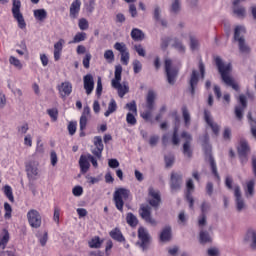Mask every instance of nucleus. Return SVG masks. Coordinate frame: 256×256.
Segmentation results:
<instances>
[{"label": "nucleus", "instance_id": "obj_1", "mask_svg": "<svg viewBox=\"0 0 256 256\" xmlns=\"http://www.w3.org/2000/svg\"><path fill=\"white\" fill-rule=\"evenodd\" d=\"M215 63L216 67L221 75L222 81L228 85L229 87H232L234 91H240V85L232 79L230 73L232 71V65L231 63H228L225 65L223 59L221 57H215Z\"/></svg>", "mask_w": 256, "mask_h": 256}, {"label": "nucleus", "instance_id": "obj_2", "mask_svg": "<svg viewBox=\"0 0 256 256\" xmlns=\"http://www.w3.org/2000/svg\"><path fill=\"white\" fill-rule=\"evenodd\" d=\"M131 191L126 188H118L114 192V203L115 207L120 213H123V207H125V201L129 199Z\"/></svg>", "mask_w": 256, "mask_h": 256}, {"label": "nucleus", "instance_id": "obj_3", "mask_svg": "<svg viewBox=\"0 0 256 256\" xmlns=\"http://www.w3.org/2000/svg\"><path fill=\"white\" fill-rule=\"evenodd\" d=\"M155 99H157V94H155V91L149 90L146 96V111L141 113L142 119L145 121H150V123H155L151 119V111L155 108Z\"/></svg>", "mask_w": 256, "mask_h": 256}, {"label": "nucleus", "instance_id": "obj_4", "mask_svg": "<svg viewBox=\"0 0 256 256\" xmlns=\"http://www.w3.org/2000/svg\"><path fill=\"white\" fill-rule=\"evenodd\" d=\"M12 16L17 21L19 29H26L27 23L25 22V17L21 13V0H12Z\"/></svg>", "mask_w": 256, "mask_h": 256}, {"label": "nucleus", "instance_id": "obj_5", "mask_svg": "<svg viewBox=\"0 0 256 256\" xmlns=\"http://www.w3.org/2000/svg\"><path fill=\"white\" fill-rule=\"evenodd\" d=\"M165 73L169 85H175L177 77L179 75V69L177 67H174L173 61L171 59L165 60Z\"/></svg>", "mask_w": 256, "mask_h": 256}, {"label": "nucleus", "instance_id": "obj_6", "mask_svg": "<svg viewBox=\"0 0 256 256\" xmlns=\"http://www.w3.org/2000/svg\"><path fill=\"white\" fill-rule=\"evenodd\" d=\"M245 33H246L245 27L238 25L237 27H235L234 40L238 41L239 51L241 53H250L251 49L249 45H246L245 38L241 36L242 34H245Z\"/></svg>", "mask_w": 256, "mask_h": 256}, {"label": "nucleus", "instance_id": "obj_7", "mask_svg": "<svg viewBox=\"0 0 256 256\" xmlns=\"http://www.w3.org/2000/svg\"><path fill=\"white\" fill-rule=\"evenodd\" d=\"M27 219L30 227H33V229H39L41 227L42 218L39 211L35 209H31L27 212Z\"/></svg>", "mask_w": 256, "mask_h": 256}, {"label": "nucleus", "instance_id": "obj_8", "mask_svg": "<svg viewBox=\"0 0 256 256\" xmlns=\"http://www.w3.org/2000/svg\"><path fill=\"white\" fill-rule=\"evenodd\" d=\"M114 49H116V51H119L121 58L120 61L122 63V65H129V50H127V45H125V43L123 42H116L114 44Z\"/></svg>", "mask_w": 256, "mask_h": 256}, {"label": "nucleus", "instance_id": "obj_9", "mask_svg": "<svg viewBox=\"0 0 256 256\" xmlns=\"http://www.w3.org/2000/svg\"><path fill=\"white\" fill-rule=\"evenodd\" d=\"M91 117V108L89 106L84 107L83 112L80 117V137H85V129H87V123Z\"/></svg>", "mask_w": 256, "mask_h": 256}, {"label": "nucleus", "instance_id": "obj_10", "mask_svg": "<svg viewBox=\"0 0 256 256\" xmlns=\"http://www.w3.org/2000/svg\"><path fill=\"white\" fill-rule=\"evenodd\" d=\"M182 139H185V142L183 143V154L187 157H192L193 151L191 148V141H192V135L188 133L187 131H182L181 133Z\"/></svg>", "mask_w": 256, "mask_h": 256}, {"label": "nucleus", "instance_id": "obj_11", "mask_svg": "<svg viewBox=\"0 0 256 256\" xmlns=\"http://www.w3.org/2000/svg\"><path fill=\"white\" fill-rule=\"evenodd\" d=\"M182 183H183L182 173H177L173 171L170 177V187L172 191H178L179 189H181Z\"/></svg>", "mask_w": 256, "mask_h": 256}, {"label": "nucleus", "instance_id": "obj_12", "mask_svg": "<svg viewBox=\"0 0 256 256\" xmlns=\"http://www.w3.org/2000/svg\"><path fill=\"white\" fill-rule=\"evenodd\" d=\"M148 197V203L151 207H159V203H161V195H159V191L155 190L154 187H149Z\"/></svg>", "mask_w": 256, "mask_h": 256}, {"label": "nucleus", "instance_id": "obj_13", "mask_svg": "<svg viewBox=\"0 0 256 256\" xmlns=\"http://www.w3.org/2000/svg\"><path fill=\"white\" fill-rule=\"evenodd\" d=\"M194 189H195V185H194L193 179H188V180L186 181L185 197H186V200L188 201L189 207H190L191 209H193V206H194V197H193V195H192Z\"/></svg>", "mask_w": 256, "mask_h": 256}, {"label": "nucleus", "instance_id": "obj_14", "mask_svg": "<svg viewBox=\"0 0 256 256\" xmlns=\"http://www.w3.org/2000/svg\"><path fill=\"white\" fill-rule=\"evenodd\" d=\"M239 103H240V105H237L235 107V115L239 121H242L243 112L245 111V109L247 107V97H245V95H239Z\"/></svg>", "mask_w": 256, "mask_h": 256}, {"label": "nucleus", "instance_id": "obj_15", "mask_svg": "<svg viewBox=\"0 0 256 256\" xmlns=\"http://www.w3.org/2000/svg\"><path fill=\"white\" fill-rule=\"evenodd\" d=\"M140 217L150 225H157V221L151 217V207L142 206L139 210Z\"/></svg>", "mask_w": 256, "mask_h": 256}, {"label": "nucleus", "instance_id": "obj_16", "mask_svg": "<svg viewBox=\"0 0 256 256\" xmlns=\"http://www.w3.org/2000/svg\"><path fill=\"white\" fill-rule=\"evenodd\" d=\"M57 89L62 99H65V97H69V95L73 93V84H71L69 81L62 82L57 86Z\"/></svg>", "mask_w": 256, "mask_h": 256}, {"label": "nucleus", "instance_id": "obj_17", "mask_svg": "<svg viewBox=\"0 0 256 256\" xmlns=\"http://www.w3.org/2000/svg\"><path fill=\"white\" fill-rule=\"evenodd\" d=\"M204 119L207 125H209V127L212 129L214 135H219L220 125H218V123H214L213 119L211 118V113L208 109L204 110Z\"/></svg>", "mask_w": 256, "mask_h": 256}, {"label": "nucleus", "instance_id": "obj_18", "mask_svg": "<svg viewBox=\"0 0 256 256\" xmlns=\"http://www.w3.org/2000/svg\"><path fill=\"white\" fill-rule=\"evenodd\" d=\"M94 145L96 148L92 151V153L97 157V159H101L103 155V149H105V146L103 145V138H101V136H95Z\"/></svg>", "mask_w": 256, "mask_h": 256}, {"label": "nucleus", "instance_id": "obj_19", "mask_svg": "<svg viewBox=\"0 0 256 256\" xmlns=\"http://www.w3.org/2000/svg\"><path fill=\"white\" fill-rule=\"evenodd\" d=\"M211 147L210 145H208L207 149H206V153H208V160H209V163H210V168H211V171L214 175V177H216V179H218V181H220L221 177L218 173V167H217V163L213 157V155L211 154Z\"/></svg>", "mask_w": 256, "mask_h": 256}, {"label": "nucleus", "instance_id": "obj_20", "mask_svg": "<svg viewBox=\"0 0 256 256\" xmlns=\"http://www.w3.org/2000/svg\"><path fill=\"white\" fill-rule=\"evenodd\" d=\"M138 238L141 241L140 247L142 250L147 251L149 249V234L145 229L139 228L138 230Z\"/></svg>", "mask_w": 256, "mask_h": 256}, {"label": "nucleus", "instance_id": "obj_21", "mask_svg": "<svg viewBox=\"0 0 256 256\" xmlns=\"http://www.w3.org/2000/svg\"><path fill=\"white\" fill-rule=\"evenodd\" d=\"M234 195H235L237 210L242 211V209L245 207V201L242 198V191H241L240 185L234 186Z\"/></svg>", "mask_w": 256, "mask_h": 256}, {"label": "nucleus", "instance_id": "obj_22", "mask_svg": "<svg viewBox=\"0 0 256 256\" xmlns=\"http://www.w3.org/2000/svg\"><path fill=\"white\" fill-rule=\"evenodd\" d=\"M81 12V0H74L70 5L69 17L70 19H78Z\"/></svg>", "mask_w": 256, "mask_h": 256}, {"label": "nucleus", "instance_id": "obj_23", "mask_svg": "<svg viewBox=\"0 0 256 256\" xmlns=\"http://www.w3.org/2000/svg\"><path fill=\"white\" fill-rule=\"evenodd\" d=\"M198 83H199V73H198V71H196V69H193L191 76H190V81H189L190 94L192 97L195 96L196 87H197Z\"/></svg>", "mask_w": 256, "mask_h": 256}, {"label": "nucleus", "instance_id": "obj_24", "mask_svg": "<svg viewBox=\"0 0 256 256\" xmlns=\"http://www.w3.org/2000/svg\"><path fill=\"white\" fill-rule=\"evenodd\" d=\"M84 81V89L88 95L93 93V89H95V80H93V75L87 74L83 78Z\"/></svg>", "mask_w": 256, "mask_h": 256}, {"label": "nucleus", "instance_id": "obj_25", "mask_svg": "<svg viewBox=\"0 0 256 256\" xmlns=\"http://www.w3.org/2000/svg\"><path fill=\"white\" fill-rule=\"evenodd\" d=\"M172 42V46L175 49H178V51H185V47L184 45H182L181 41H179L178 39H163L162 40V49H167L168 45Z\"/></svg>", "mask_w": 256, "mask_h": 256}, {"label": "nucleus", "instance_id": "obj_26", "mask_svg": "<svg viewBox=\"0 0 256 256\" xmlns=\"http://www.w3.org/2000/svg\"><path fill=\"white\" fill-rule=\"evenodd\" d=\"M109 235L114 241H117L118 243H125V236H123L121 229L114 228L109 232Z\"/></svg>", "mask_w": 256, "mask_h": 256}, {"label": "nucleus", "instance_id": "obj_27", "mask_svg": "<svg viewBox=\"0 0 256 256\" xmlns=\"http://www.w3.org/2000/svg\"><path fill=\"white\" fill-rule=\"evenodd\" d=\"M113 89H116L118 91V96L123 99V97H125V95H127V93H129V86L121 85V82H116L111 84Z\"/></svg>", "mask_w": 256, "mask_h": 256}, {"label": "nucleus", "instance_id": "obj_28", "mask_svg": "<svg viewBox=\"0 0 256 256\" xmlns=\"http://www.w3.org/2000/svg\"><path fill=\"white\" fill-rule=\"evenodd\" d=\"M80 171L83 175L89 171L91 164L89 163L88 156L82 155L79 159Z\"/></svg>", "mask_w": 256, "mask_h": 256}, {"label": "nucleus", "instance_id": "obj_29", "mask_svg": "<svg viewBox=\"0 0 256 256\" xmlns=\"http://www.w3.org/2000/svg\"><path fill=\"white\" fill-rule=\"evenodd\" d=\"M65 43L64 39H60L54 44V60L59 61L61 59V53H63V44Z\"/></svg>", "mask_w": 256, "mask_h": 256}, {"label": "nucleus", "instance_id": "obj_30", "mask_svg": "<svg viewBox=\"0 0 256 256\" xmlns=\"http://www.w3.org/2000/svg\"><path fill=\"white\" fill-rule=\"evenodd\" d=\"M26 173H27L28 179L32 181H35V179H37V175H39L37 167L32 166L31 164L26 165Z\"/></svg>", "mask_w": 256, "mask_h": 256}, {"label": "nucleus", "instance_id": "obj_31", "mask_svg": "<svg viewBox=\"0 0 256 256\" xmlns=\"http://www.w3.org/2000/svg\"><path fill=\"white\" fill-rule=\"evenodd\" d=\"M182 111V117L184 119V125L185 127H190L191 125V116H190V111L187 107V105H183L181 108Z\"/></svg>", "mask_w": 256, "mask_h": 256}, {"label": "nucleus", "instance_id": "obj_32", "mask_svg": "<svg viewBox=\"0 0 256 256\" xmlns=\"http://www.w3.org/2000/svg\"><path fill=\"white\" fill-rule=\"evenodd\" d=\"M131 38L133 41H143V39H145V33H143L139 28H134L131 31Z\"/></svg>", "mask_w": 256, "mask_h": 256}, {"label": "nucleus", "instance_id": "obj_33", "mask_svg": "<svg viewBox=\"0 0 256 256\" xmlns=\"http://www.w3.org/2000/svg\"><path fill=\"white\" fill-rule=\"evenodd\" d=\"M90 249H101V245H103V240L99 236H95L88 243Z\"/></svg>", "mask_w": 256, "mask_h": 256}, {"label": "nucleus", "instance_id": "obj_34", "mask_svg": "<svg viewBox=\"0 0 256 256\" xmlns=\"http://www.w3.org/2000/svg\"><path fill=\"white\" fill-rule=\"evenodd\" d=\"M240 1L241 0H235L233 2V5H234L233 13L235 15H237V17H245L246 11H245L244 7H238Z\"/></svg>", "mask_w": 256, "mask_h": 256}, {"label": "nucleus", "instance_id": "obj_35", "mask_svg": "<svg viewBox=\"0 0 256 256\" xmlns=\"http://www.w3.org/2000/svg\"><path fill=\"white\" fill-rule=\"evenodd\" d=\"M87 39V33L85 32H78L75 34L73 39L69 42L70 45H73L75 43H81Z\"/></svg>", "mask_w": 256, "mask_h": 256}, {"label": "nucleus", "instance_id": "obj_36", "mask_svg": "<svg viewBox=\"0 0 256 256\" xmlns=\"http://www.w3.org/2000/svg\"><path fill=\"white\" fill-rule=\"evenodd\" d=\"M123 73V67L121 65L115 66L114 79H112L111 84L121 83V74Z\"/></svg>", "mask_w": 256, "mask_h": 256}, {"label": "nucleus", "instance_id": "obj_37", "mask_svg": "<svg viewBox=\"0 0 256 256\" xmlns=\"http://www.w3.org/2000/svg\"><path fill=\"white\" fill-rule=\"evenodd\" d=\"M126 222L130 227H137L139 225V220L133 213H127Z\"/></svg>", "mask_w": 256, "mask_h": 256}, {"label": "nucleus", "instance_id": "obj_38", "mask_svg": "<svg viewBox=\"0 0 256 256\" xmlns=\"http://www.w3.org/2000/svg\"><path fill=\"white\" fill-rule=\"evenodd\" d=\"M34 17L37 21H44L47 19L46 9H36L34 10Z\"/></svg>", "mask_w": 256, "mask_h": 256}, {"label": "nucleus", "instance_id": "obj_39", "mask_svg": "<svg viewBox=\"0 0 256 256\" xmlns=\"http://www.w3.org/2000/svg\"><path fill=\"white\" fill-rule=\"evenodd\" d=\"M249 144L247 143V141H241L240 146L238 147V155H248L249 153Z\"/></svg>", "mask_w": 256, "mask_h": 256}, {"label": "nucleus", "instance_id": "obj_40", "mask_svg": "<svg viewBox=\"0 0 256 256\" xmlns=\"http://www.w3.org/2000/svg\"><path fill=\"white\" fill-rule=\"evenodd\" d=\"M115 111H117V101H115V99H111L109 104H108V109L104 113V115L106 117H109V115L115 113Z\"/></svg>", "mask_w": 256, "mask_h": 256}, {"label": "nucleus", "instance_id": "obj_41", "mask_svg": "<svg viewBox=\"0 0 256 256\" xmlns=\"http://www.w3.org/2000/svg\"><path fill=\"white\" fill-rule=\"evenodd\" d=\"M199 241L200 243H210L212 241V237L208 231H200L199 233Z\"/></svg>", "mask_w": 256, "mask_h": 256}, {"label": "nucleus", "instance_id": "obj_42", "mask_svg": "<svg viewBox=\"0 0 256 256\" xmlns=\"http://www.w3.org/2000/svg\"><path fill=\"white\" fill-rule=\"evenodd\" d=\"M172 239V227L167 226L162 229V242L170 241Z\"/></svg>", "mask_w": 256, "mask_h": 256}, {"label": "nucleus", "instance_id": "obj_43", "mask_svg": "<svg viewBox=\"0 0 256 256\" xmlns=\"http://www.w3.org/2000/svg\"><path fill=\"white\" fill-rule=\"evenodd\" d=\"M247 118L251 127L252 136L255 137L256 139V121L255 119H253V115L251 111H249V113L247 114Z\"/></svg>", "mask_w": 256, "mask_h": 256}, {"label": "nucleus", "instance_id": "obj_44", "mask_svg": "<svg viewBox=\"0 0 256 256\" xmlns=\"http://www.w3.org/2000/svg\"><path fill=\"white\" fill-rule=\"evenodd\" d=\"M4 195L10 201V203H15V197L13 196V188H11V186H4Z\"/></svg>", "mask_w": 256, "mask_h": 256}, {"label": "nucleus", "instance_id": "obj_45", "mask_svg": "<svg viewBox=\"0 0 256 256\" xmlns=\"http://www.w3.org/2000/svg\"><path fill=\"white\" fill-rule=\"evenodd\" d=\"M9 63H10V65H13V67L18 69L19 71H21V69H23V64L21 63V60H19L15 56H10Z\"/></svg>", "mask_w": 256, "mask_h": 256}, {"label": "nucleus", "instance_id": "obj_46", "mask_svg": "<svg viewBox=\"0 0 256 256\" xmlns=\"http://www.w3.org/2000/svg\"><path fill=\"white\" fill-rule=\"evenodd\" d=\"M252 236V249H256V231L254 229H248L245 239H249Z\"/></svg>", "mask_w": 256, "mask_h": 256}, {"label": "nucleus", "instance_id": "obj_47", "mask_svg": "<svg viewBox=\"0 0 256 256\" xmlns=\"http://www.w3.org/2000/svg\"><path fill=\"white\" fill-rule=\"evenodd\" d=\"M9 231L4 230V235L2 237H0V247H2V249H5V247H7V243H9Z\"/></svg>", "mask_w": 256, "mask_h": 256}, {"label": "nucleus", "instance_id": "obj_48", "mask_svg": "<svg viewBox=\"0 0 256 256\" xmlns=\"http://www.w3.org/2000/svg\"><path fill=\"white\" fill-rule=\"evenodd\" d=\"M78 27L80 31H87V29H89V21L87 18H80L78 20Z\"/></svg>", "mask_w": 256, "mask_h": 256}, {"label": "nucleus", "instance_id": "obj_49", "mask_svg": "<svg viewBox=\"0 0 256 256\" xmlns=\"http://www.w3.org/2000/svg\"><path fill=\"white\" fill-rule=\"evenodd\" d=\"M4 218L6 219H11L12 214H13V207H11V205L8 202L4 203Z\"/></svg>", "mask_w": 256, "mask_h": 256}, {"label": "nucleus", "instance_id": "obj_50", "mask_svg": "<svg viewBox=\"0 0 256 256\" xmlns=\"http://www.w3.org/2000/svg\"><path fill=\"white\" fill-rule=\"evenodd\" d=\"M171 140H172L173 145H179V143H180L179 127H174V131H173Z\"/></svg>", "mask_w": 256, "mask_h": 256}, {"label": "nucleus", "instance_id": "obj_51", "mask_svg": "<svg viewBox=\"0 0 256 256\" xmlns=\"http://www.w3.org/2000/svg\"><path fill=\"white\" fill-rule=\"evenodd\" d=\"M104 59L107 60V63H113V61H115V54L113 53V50H106L104 52Z\"/></svg>", "mask_w": 256, "mask_h": 256}, {"label": "nucleus", "instance_id": "obj_52", "mask_svg": "<svg viewBox=\"0 0 256 256\" xmlns=\"http://www.w3.org/2000/svg\"><path fill=\"white\" fill-rule=\"evenodd\" d=\"M164 161L166 163V167H172L173 163H175V155L168 154L164 156Z\"/></svg>", "mask_w": 256, "mask_h": 256}, {"label": "nucleus", "instance_id": "obj_53", "mask_svg": "<svg viewBox=\"0 0 256 256\" xmlns=\"http://www.w3.org/2000/svg\"><path fill=\"white\" fill-rule=\"evenodd\" d=\"M126 109H128V111H131V113H133L134 115H137V102H135V100H133V101L127 103Z\"/></svg>", "mask_w": 256, "mask_h": 256}, {"label": "nucleus", "instance_id": "obj_54", "mask_svg": "<svg viewBox=\"0 0 256 256\" xmlns=\"http://www.w3.org/2000/svg\"><path fill=\"white\" fill-rule=\"evenodd\" d=\"M47 113L51 117L52 121H57L59 117V110L57 108L48 109Z\"/></svg>", "mask_w": 256, "mask_h": 256}, {"label": "nucleus", "instance_id": "obj_55", "mask_svg": "<svg viewBox=\"0 0 256 256\" xmlns=\"http://www.w3.org/2000/svg\"><path fill=\"white\" fill-rule=\"evenodd\" d=\"M91 58H92L91 53H86L85 54V56L83 58V61H82L84 69H89V67H91V65H90L91 64Z\"/></svg>", "mask_w": 256, "mask_h": 256}, {"label": "nucleus", "instance_id": "obj_56", "mask_svg": "<svg viewBox=\"0 0 256 256\" xmlns=\"http://www.w3.org/2000/svg\"><path fill=\"white\" fill-rule=\"evenodd\" d=\"M133 71L137 75V73H141V70L143 69V64H141V61L134 60L133 63Z\"/></svg>", "mask_w": 256, "mask_h": 256}, {"label": "nucleus", "instance_id": "obj_57", "mask_svg": "<svg viewBox=\"0 0 256 256\" xmlns=\"http://www.w3.org/2000/svg\"><path fill=\"white\" fill-rule=\"evenodd\" d=\"M126 122L128 123V125H137V118H135V114L129 112L126 115Z\"/></svg>", "mask_w": 256, "mask_h": 256}, {"label": "nucleus", "instance_id": "obj_58", "mask_svg": "<svg viewBox=\"0 0 256 256\" xmlns=\"http://www.w3.org/2000/svg\"><path fill=\"white\" fill-rule=\"evenodd\" d=\"M60 217H61V208H59V206H56L54 207L53 221H55L57 225H59Z\"/></svg>", "mask_w": 256, "mask_h": 256}, {"label": "nucleus", "instance_id": "obj_59", "mask_svg": "<svg viewBox=\"0 0 256 256\" xmlns=\"http://www.w3.org/2000/svg\"><path fill=\"white\" fill-rule=\"evenodd\" d=\"M68 132L69 135H74L75 133H77V121L70 122L68 124Z\"/></svg>", "mask_w": 256, "mask_h": 256}, {"label": "nucleus", "instance_id": "obj_60", "mask_svg": "<svg viewBox=\"0 0 256 256\" xmlns=\"http://www.w3.org/2000/svg\"><path fill=\"white\" fill-rule=\"evenodd\" d=\"M207 223V215H205V213H203V211H201V215H199L198 217V225L199 227H204V225H206Z\"/></svg>", "mask_w": 256, "mask_h": 256}, {"label": "nucleus", "instance_id": "obj_61", "mask_svg": "<svg viewBox=\"0 0 256 256\" xmlns=\"http://www.w3.org/2000/svg\"><path fill=\"white\" fill-rule=\"evenodd\" d=\"M102 93H103V83L101 82V77H99L97 80V87H96L97 97H101Z\"/></svg>", "mask_w": 256, "mask_h": 256}, {"label": "nucleus", "instance_id": "obj_62", "mask_svg": "<svg viewBox=\"0 0 256 256\" xmlns=\"http://www.w3.org/2000/svg\"><path fill=\"white\" fill-rule=\"evenodd\" d=\"M254 191H255V181L252 179L247 183V193H249V195H253Z\"/></svg>", "mask_w": 256, "mask_h": 256}, {"label": "nucleus", "instance_id": "obj_63", "mask_svg": "<svg viewBox=\"0 0 256 256\" xmlns=\"http://www.w3.org/2000/svg\"><path fill=\"white\" fill-rule=\"evenodd\" d=\"M72 193H73L74 197H81V195H83V187L75 186L72 189Z\"/></svg>", "mask_w": 256, "mask_h": 256}, {"label": "nucleus", "instance_id": "obj_64", "mask_svg": "<svg viewBox=\"0 0 256 256\" xmlns=\"http://www.w3.org/2000/svg\"><path fill=\"white\" fill-rule=\"evenodd\" d=\"M159 143V136L153 135L149 139L150 147H155Z\"/></svg>", "mask_w": 256, "mask_h": 256}]
</instances>
